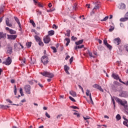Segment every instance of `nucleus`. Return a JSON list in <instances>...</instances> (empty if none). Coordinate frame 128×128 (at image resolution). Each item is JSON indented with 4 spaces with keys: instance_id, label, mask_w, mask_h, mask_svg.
Returning <instances> with one entry per match:
<instances>
[{
    "instance_id": "nucleus-1",
    "label": "nucleus",
    "mask_w": 128,
    "mask_h": 128,
    "mask_svg": "<svg viewBox=\"0 0 128 128\" xmlns=\"http://www.w3.org/2000/svg\"><path fill=\"white\" fill-rule=\"evenodd\" d=\"M115 100L118 102V104H120L121 106H122L124 108V112L126 114L128 115V102L124 100L122 101V100L120 99V98L118 97H116L114 98Z\"/></svg>"
},
{
    "instance_id": "nucleus-2",
    "label": "nucleus",
    "mask_w": 128,
    "mask_h": 128,
    "mask_svg": "<svg viewBox=\"0 0 128 128\" xmlns=\"http://www.w3.org/2000/svg\"><path fill=\"white\" fill-rule=\"evenodd\" d=\"M41 62L44 66L48 64V57L46 56H42L41 58Z\"/></svg>"
},
{
    "instance_id": "nucleus-3",
    "label": "nucleus",
    "mask_w": 128,
    "mask_h": 128,
    "mask_svg": "<svg viewBox=\"0 0 128 128\" xmlns=\"http://www.w3.org/2000/svg\"><path fill=\"white\" fill-rule=\"evenodd\" d=\"M41 74H42V76H46L47 78H54V74L48 72H42Z\"/></svg>"
},
{
    "instance_id": "nucleus-4",
    "label": "nucleus",
    "mask_w": 128,
    "mask_h": 128,
    "mask_svg": "<svg viewBox=\"0 0 128 128\" xmlns=\"http://www.w3.org/2000/svg\"><path fill=\"white\" fill-rule=\"evenodd\" d=\"M24 90L28 94H30V86L26 85L24 87Z\"/></svg>"
},
{
    "instance_id": "nucleus-5",
    "label": "nucleus",
    "mask_w": 128,
    "mask_h": 128,
    "mask_svg": "<svg viewBox=\"0 0 128 128\" xmlns=\"http://www.w3.org/2000/svg\"><path fill=\"white\" fill-rule=\"evenodd\" d=\"M119 96L121 98H127L128 96V92L126 91L120 92Z\"/></svg>"
},
{
    "instance_id": "nucleus-6",
    "label": "nucleus",
    "mask_w": 128,
    "mask_h": 128,
    "mask_svg": "<svg viewBox=\"0 0 128 128\" xmlns=\"http://www.w3.org/2000/svg\"><path fill=\"white\" fill-rule=\"evenodd\" d=\"M3 64H6V66H10L12 64V59L10 57H8L6 62H2Z\"/></svg>"
},
{
    "instance_id": "nucleus-7",
    "label": "nucleus",
    "mask_w": 128,
    "mask_h": 128,
    "mask_svg": "<svg viewBox=\"0 0 128 128\" xmlns=\"http://www.w3.org/2000/svg\"><path fill=\"white\" fill-rule=\"evenodd\" d=\"M114 42L116 44H117V46H120V42H122V40L120 38H118L114 40Z\"/></svg>"
},
{
    "instance_id": "nucleus-8",
    "label": "nucleus",
    "mask_w": 128,
    "mask_h": 128,
    "mask_svg": "<svg viewBox=\"0 0 128 128\" xmlns=\"http://www.w3.org/2000/svg\"><path fill=\"white\" fill-rule=\"evenodd\" d=\"M44 44H48L50 42V38L48 36L44 38Z\"/></svg>"
},
{
    "instance_id": "nucleus-9",
    "label": "nucleus",
    "mask_w": 128,
    "mask_h": 128,
    "mask_svg": "<svg viewBox=\"0 0 128 128\" xmlns=\"http://www.w3.org/2000/svg\"><path fill=\"white\" fill-rule=\"evenodd\" d=\"M104 44L109 50H112V46L110 45V44H108V40L106 39L104 40Z\"/></svg>"
},
{
    "instance_id": "nucleus-10",
    "label": "nucleus",
    "mask_w": 128,
    "mask_h": 128,
    "mask_svg": "<svg viewBox=\"0 0 128 128\" xmlns=\"http://www.w3.org/2000/svg\"><path fill=\"white\" fill-rule=\"evenodd\" d=\"M8 40H16V35H7Z\"/></svg>"
},
{
    "instance_id": "nucleus-11",
    "label": "nucleus",
    "mask_w": 128,
    "mask_h": 128,
    "mask_svg": "<svg viewBox=\"0 0 128 128\" xmlns=\"http://www.w3.org/2000/svg\"><path fill=\"white\" fill-rule=\"evenodd\" d=\"M118 8H120V10H124V8H126V4L120 3L118 5Z\"/></svg>"
},
{
    "instance_id": "nucleus-12",
    "label": "nucleus",
    "mask_w": 128,
    "mask_h": 128,
    "mask_svg": "<svg viewBox=\"0 0 128 128\" xmlns=\"http://www.w3.org/2000/svg\"><path fill=\"white\" fill-rule=\"evenodd\" d=\"M14 19L17 24H18L20 28H22V24H20V20H18V18L16 16H14Z\"/></svg>"
},
{
    "instance_id": "nucleus-13",
    "label": "nucleus",
    "mask_w": 128,
    "mask_h": 128,
    "mask_svg": "<svg viewBox=\"0 0 128 128\" xmlns=\"http://www.w3.org/2000/svg\"><path fill=\"white\" fill-rule=\"evenodd\" d=\"M6 24L8 26H10V28H12V24L10 23V19H8V18H6Z\"/></svg>"
},
{
    "instance_id": "nucleus-14",
    "label": "nucleus",
    "mask_w": 128,
    "mask_h": 128,
    "mask_svg": "<svg viewBox=\"0 0 128 128\" xmlns=\"http://www.w3.org/2000/svg\"><path fill=\"white\" fill-rule=\"evenodd\" d=\"M68 70H70V67L67 65H64V70L66 72L67 74H70V72H68Z\"/></svg>"
},
{
    "instance_id": "nucleus-15",
    "label": "nucleus",
    "mask_w": 128,
    "mask_h": 128,
    "mask_svg": "<svg viewBox=\"0 0 128 128\" xmlns=\"http://www.w3.org/2000/svg\"><path fill=\"white\" fill-rule=\"evenodd\" d=\"M112 76L114 80H120V76H118V75L114 73L112 74Z\"/></svg>"
},
{
    "instance_id": "nucleus-16",
    "label": "nucleus",
    "mask_w": 128,
    "mask_h": 128,
    "mask_svg": "<svg viewBox=\"0 0 128 128\" xmlns=\"http://www.w3.org/2000/svg\"><path fill=\"white\" fill-rule=\"evenodd\" d=\"M12 52V48L10 46L8 47V50H7V54H11Z\"/></svg>"
},
{
    "instance_id": "nucleus-17",
    "label": "nucleus",
    "mask_w": 128,
    "mask_h": 128,
    "mask_svg": "<svg viewBox=\"0 0 128 128\" xmlns=\"http://www.w3.org/2000/svg\"><path fill=\"white\" fill-rule=\"evenodd\" d=\"M6 36V34H4V32H0V40L4 38Z\"/></svg>"
},
{
    "instance_id": "nucleus-18",
    "label": "nucleus",
    "mask_w": 128,
    "mask_h": 128,
    "mask_svg": "<svg viewBox=\"0 0 128 128\" xmlns=\"http://www.w3.org/2000/svg\"><path fill=\"white\" fill-rule=\"evenodd\" d=\"M95 86H96V88H97V90H100V92H104V90H102V86H100L98 84H96Z\"/></svg>"
},
{
    "instance_id": "nucleus-19",
    "label": "nucleus",
    "mask_w": 128,
    "mask_h": 128,
    "mask_svg": "<svg viewBox=\"0 0 128 128\" xmlns=\"http://www.w3.org/2000/svg\"><path fill=\"white\" fill-rule=\"evenodd\" d=\"M70 94H71L72 96H74V97L76 96V93L73 90L70 91Z\"/></svg>"
},
{
    "instance_id": "nucleus-20",
    "label": "nucleus",
    "mask_w": 128,
    "mask_h": 128,
    "mask_svg": "<svg viewBox=\"0 0 128 128\" xmlns=\"http://www.w3.org/2000/svg\"><path fill=\"white\" fill-rule=\"evenodd\" d=\"M82 42H84V40H81L78 42H76V46H80V44H82Z\"/></svg>"
},
{
    "instance_id": "nucleus-21",
    "label": "nucleus",
    "mask_w": 128,
    "mask_h": 128,
    "mask_svg": "<svg viewBox=\"0 0 128 128\" xmlns=\"http://www.w3.org/2000/svg\"><path fill=\"white\" fill-rule=\"evenodd\" d=\"M127 20H128V18L126 16H124V18H122L120 19V22H126Z\"/></svg>"
},
{
    "instance_id": "nucleus-22",
    "label": "nucleus",
    "mask_w": 128,
    "mask_h": 128,
    "mask_svg": "<svg viewBox=\"0 0 128 128\" xmlns=\"http://www.w3.org/2000/svg\"><path fill=\"white\" fill-rule=\"evenodd\" d=\"M65 40L66 42V46H68V44H70V40L68 38H65Z\"/></svg>"
},
{
    "instance_id": "nucleus-23",
    "label": "nucleus",
    "mask_w": 128,
    "mask_h": 128,
    "mask_svg": "<svg viewBox=\"0 0 128 128\" xmlns=\"http://www.w3.org/2000/svg\"><path fill=\"white\" fill-rule=\"evenodd\" d=\"M124 120L125 121H124L123 124L124 126H127V128H128V120L126 118H124Z\"/></svg>"
},
{
    "instance_id": "nucleus-24",
    "label": "nucleus",
    "mask_w": 128,
    "mask_h": 128,
    "mask_svg": "<svg viewBox=\"0 0 128 128\" xmlns=\"http://www.w3.org/2000/svg\"><path fill=\"white\" fill-rule=\"evenodd\" d=\"M54 31L51 30L48 32V36H54Z\"/></svg>"
},
{
    "instance_id": "nucleus-25",
    "label": "nucleus",
    "mask_w": 128,
    "mask_h": 128,
    "mask_svg": "<svg viewBox=\"0 0 128 128\" xmlns=\"http://www.w3.org/2000/svg\"><path fill=\"white\" fill-rule=\"evenodd\" d=\"M87 54H89L90 58H94V56L92 55V52H90V50H88Z\"/></svg>"
},
{
    "instance_id": "nucleus-26",
    "label": "nucleus",
    "mask_w": 128,
    "mask_h": 128,
    "mask_svg": "<svg viewBox=\"0 0 128 128\" xmlns=\"http://www.w3.org/2000/svg\"><path fill=\"white\" fill-rule=\"evenodd\" d=\"M9 32L11 34H16V32L12 30V29H10Z\"/></svg>"
},
{
    "instance_id": "nucleus-27",
    "label": "nucleus",
    "mask_w": 128,
    "mask_h": 128,
    "mask_svg": "<svg viewBox=\"0 0 128 128\" xmlns=\"http://www.w3.org/2000/svg\"><path fill=\"white\" fill-rule=\"evenodd\" d=\"M84 45H78V46H76L75 47V50H78V48H84Z\"/></svg>"
},
{
    "instance_id": "nucleus-28",
    "label": "nucleus",
    "mask_w": 128,
    "mask_h": 128,
    "mask_svg": "<svg viewBox=\"0 0 128 128\" xmlns=\"http://www.w3.org/2000/svg\"><path fill=\"white\" fill-rule=\"evenodd\" d=\"M98 8H100V5L96 6L92 11L93 14H94V10H98Z\"/></svg>"
},
{
    "instance_id": "nucleus-29",
    "label": "nucleus",
    "mask_w": 128,
    "mask_h": 128,
    "mask_svg": "<svg viewBox=\"0 0 128 128\" xmlns=\"http://www.w3.org/2000/svg\"><path fill=\"white\" fill-rule=\"evenodd\" d=\"M34 38L35 40H36V42H40L41 40H40V38L38 36H34Z\"/></svg>"
},
{
    "instance_id": "nucleus-30",
    "label": "nucleus",
    "mask_w": 128,
    "mask_h": 128,
    "mask_svg": "<svg viewBox=\"0 0 128 128\" xmlns=\"http://www.w3.org/2000/svg\"><path fill=\"white\" fill-rule=\"evenodd\" d=\"M84 120H86V122H88V120H90V116H86V117L85 116H84Z\"/></svg>"
},
{
    "instance_id": "nucleus-31",
    "label": "nucleus",
    "mask_w": 128,
    "mask_h": 128,
    "mask_svg": "<svg viewBox=\"0 0 128 128\" xmlns=\"http://www.w3.org/2000/svg\"><path fill=\"white\" fill-rule=\"evenodd\" d=\"M30 24H32L34 28H36V23H34V20H30Z\"/></svg>"
},
{
    "instance_id": "nucleus-32",
    "label": "nucleus",
    "mask_w": 128,
    "mask_h": 128,
    "mask_svg": "<svg viewBox=\"0 0 128 128\" xmlns=\"http://www.w3.org/2000/svg\"><path fill=\"white\" fill-rule=\"evenodd\" d=\"M1 108H3L4 110H6V108H10V106H4V105H2Z\"/></svg>"
},
{
    "instance_id": "nucleus-33",
    "label": "nucleus",
    "mask_w": 128,
    "mask_h": 128,
    "mask_svg": "<svg viewBox=\"0 0 128 128\" xmlns=\"http://www.w3.org/2000/svg\"><path fill=\"white\" fill-rule=\"evenodd\" d=\"M108 20V16H106L104 19L101 20H100L102 22H106V20Z\"/></svg>"
},
{
    "instance_id": "nucleus-34",
    "label": "nucleus",
    "mask_w": 128,
    "mask_h": 128,
    "mask_svg": "<svg viewBox=\"0 0 128 128\" xmlns=\"http://www.w3.org/2000/svg\"><path fill=\"white\" fill-rule=\"evenodd\" d=\"M90 104H94V101H92V94H90Z\"/></svg>"
},
{
    "instance_id": "nucleus-35",
    "label": "nucleus",
    "mask_w": 128,
    "mask_h": 128,
    "mask_svg": "<svg viewBox=\"0 0 128 128\" xmlns=\"http://www.w3.org/2000/svg\"><path fill=\"white\" fill-rule=\"evenodd\" d=\"M26 46L28 48H30V46H32V42H27Z\"/></svg>"
},
{
    "instance_id": "nucleus-36",
    "label": "nucleus",
    "mask_w": 128,
    "mask_h": 128,
    "mask_svg": "<svg viewBox=\"0 0 128 128\" xmlns=\"http://www.w3.org/2000/svg\"><path fill=\"white\" fill-rule=\"evenodd\" d=\"M20 92L22 96H24V92H22V88H20Z\"/></svg>"
},
{
    "instance_id": "nucleus-37",
    "label": "nucleus",
    "mask_w": 128,
    "mask_h": 128,
    "mask_svg": "<svg viewBox=\"0 0 128 128\" xmlns=\"http://www.w3.org/2000/svg\"><path fill=\"white\" fill-rule=\"evenodd\" d=\"M66 36H70V30H66Z\"/></svg>"
},
{
    "instance_id": "nucleus-38",
    "label": "nucleus",
    "mask_w": 128,
    "mask_h": 128,
    "mask_svg": "<svg viewBox=\"0 0 128 128\" xmlns=\"http://www.w3.org/2000/svg\"><path fill=\"white\" fill-rule=\"evenodd\" d=\"M114 30V26H110V28L109 29V32H112V30Z\"/></svg>"
},
{
    "instance_id": "nucleus-39",
    "label": "nucleus",
    "mask_w": 128,
    "mask_h": 128,
    "mask_svg": "<svg viewBox=\"0 0 128 128\" xmlns=\"http://www.w3.org/2000/svg\"><path fill=\"white\" fill-rule=\"evenodd\" d=\"M118 50H119V52H122V50H124V48H122V46H118Z\"/></svg>"
},
{
    "instance_id": "nucleus-40",
    "label": "nucleus",
    "mask_w": 128,
    "mask_h": 128,
    "mask_svg": "<svg viewBox=\"0 0 128 128\" xmlns=\"http://www.w3.org/2000/svg\"><path fill=\"white\" fill-rule=\"evenodd\" d=\"M38 42L39 46H44V42H42L41 40L39 41Z\"/></svg>"
},
{
    "instance_id": "nucleus-41",
    "label": "nucleus",
    "mask_w": 128,
    "mask_h": 128,
    "mask_svg": "<svg viewBox=\"0 0 128 128\" xmlns=\"http://www.w3.org/2000/svg\"><path fill=\"white\" fill-rule=\"evenodd\" d=\"M20 60L22 61V63L26 64V58H20Z\"/></svg>"
},
{
    "instance_id": "nucleus-42",
    "label": "nucleus",
    "mask_w": 128,
    "mask_h": 128,
    "mask_svg": "<svg viewBox=\"0 0 128 128\" xmlns=\"http://www.w3.org/2000/svg\"><path fill=\"white\" fill-rule=\"evenodd\" d=\"M116 118L117 120H120V115L119 114H117L116 116Z\"/></svg>"
},
{
    "instance_id": "nucleus-43",
    "label": "nucleus",
    "mask_w": 128,
    "mask_h": 128,
    "mask_svg": "<svg viewBox=\"0 0 128 128\" xmlns=\"http://www.w3.org/2000/svg\"><path fill=\"white\" fill-rule=\"evenodd\" d=\"M90 90H86V96H90Z\"/></svg>"
},
{
    "instance_id": "nucleus-44",
    "label": "nucleus",
    "mask_w": 128,
    "mask_h": 128,
    "mask_svg": "<svg viewBox=\"0 0 128 128\" xmlns=\"http://www.w3.org/2000/svg\"><path fill=\"white\" fill-rule=\"evenodd\" d=\"M14 94L15 96H16V85L14 86Z\"/></svg>"
},
{
    "instance_id": "nucleus-45",
    "label": "nucleus",
    "mask_w": 128,
    "mask_h": 128,
    "mask_svg": "<svg viewBox=\"0 0 128 128\" xmlns=\"http://www.w3.org/2000/svg\"><path fill=\"white\" fill-rule=\"evenodd\" d=\"M76 8H78V6H76V4H74V6H73V10H76Z\"/></svg>"
},
{
    "instance_id": "nucleus-46",
    "label": "nucleus",
    "mask_w": 128,
    "mask_h": 128,
    "mask_svg": "<svg viewBox=\"0 0 128 128\" xmlns=\"http://www.w3.org/2000/svg\"><path fill=\"white\" fill-rule=\"evenodd\" d=\"M45 116H46V118H50V116L49 115V114H48V112H46Z\"/></svg>"
},
{
    "instance_id": "nucleus-47",
    "label": "nucleus",
    "mask_w": 128,
    "mask_h": 128,
    "mask_svg": "<svg viewBox=\"0 0 128 128\" xmlns=\"http://www.w3.org/2000/svg\"><path fill=\"white\" fill-rule=\"evenodd\" d=\"M69 98H70V100H72V102H76V100H74V98H72V96H69Z\"/></svg>"
},
{
    "instance_id": "nucleus-48",
    "label": "nucleus",
    "mask_w": 128,
    "mask_h": 128,
    "mask_svg": "<svg viewBox=\"0 0 128 128\" xmlns=\"http://www.w3.org/2000/svg\"><path fill=\"white\" fill-rule=\"evenodd\" d=\"M34 82H38L37 80H32L29 82V84H34Z\"/></svg>"
},
{
    "instance_id": "nucleus-49",
    "label": "nucleus",
    "mask_w": 128,
    "mask_h": 128,
    "mask_svg": "<svg viewBox=\"0 0 128 128\" xmlns=\"http://www.w3.org/2000/svg\"><path fill=\"white\" fill-rule=\"evenodd\" d=\"M51 48L53 50L54 52H56V47L52 46Z\"/></svg>"
},
{
    "instance_id": "nucleus-50",
    "label": "nucleus",
    "mask_w": 128,
    "mask_h": 128,
    "mask_svg": "<svg viewBox=\"0 0 128 128\" xmlns=\"http://www.w3.org/2000/svg\"><path fill=\"white\" fill-rule=\"evenodd\" d=\"M74 116H77L78 118H80V114H78V113H76V112H74Z\"/></svg>"
},
{
    "instance_id": "nucleus-51",
    "label": "nucleus",
    "mask_w": 128,
    "mask_h": 128,
    "mask_svg": "<svg viewBox=\"0 0 128 128\" xmlns=\"http://www.w3.org/2000/svg\"><path fill=\"white\" fill-rule=\"evenodd\" d=\"M72 40H78V38H76V37H74V36H72Z\"/></svg>"
},
{
    "instance_id": "nucleus-52",
    "label": "nucleus",
    "mask_w": 128,
    "mask_h": 128,
    "mask_svg": "<svg viewBox=\"0 0 128 128\" xmlns=\"http://www.w3.org/2000/svg\"><path fill=\"white\" fill-rule=\"evenodd\" d=\"M114 84L115 86H118V84H120V83H118V82L115 81L114 82Z\"/></svg>"
},
{
    "instance_id": "nucleus-53",
    "label": "nucleus",
    "mask_w": 128,
    "mask_h": 128,
    "mask_svg": "<svg viewBox=\"0 0 128 128\" xmlns=\"http://www.w3.org/2000/svg\"><path fill=\"white\" fill-rule=\"evenodd\" d=\"M73 60H74V57L72 56V57H71V58L70 60V64H72V62Z\"/></svg>"
},
{
    "instance_id": "nucleus-54",
    "label": "nucleus",
    "mask_w": 128,
    "mask_h": 128,
    "mask_svg": "<svg viewBox=\"0 0 128 128\" xmlns=\"http://www.w3.org/2000/svg\"><path fill=\"white\" fill-rule=\"evenodd\" d=\"M112 102H113V104L114 106V108H116V102H114V99L112 98Z\"/></svg>"
},
{
    "instance_id": "nucleus-55",
    "label": "nucleus",
    "mask_w": 128,
    "mask_h": 128,
    "mask_svg": "<svg viewBox=\"0 0 128 128\" xmlns=\"http://www.w3.org/2000/svg\"><path fill=\"white\" fill-rule=\"evenodd\" d=\"M70 108H74V110H76V108H78V107L76 106H71Z\"/></svg>"
},
{
    "instance_id": "nucleus-56",
    "label": "nucleus",
    "mask_w": 128,
    "mask_h": 128,
    "mask_svg": "<svg viewBox=\"0 0 128 128\" xmlns=\"http://www.w3.org/2000/svg\"><path fill=\"white\" fill-rule=\"evenodd\" d=\"M52 28H55V30H56V28H58V27L56 26V25L54 24H53Z\"/></svg>"
},
{
    "instance_id": "nucleus-57",
    "label": "nucleus",
    "mask_w": 128,
    "mask_h": 128,
    "mask_svg": "<svg viewBox=\"0 0 128 128\" xmlns=\"http://www.w3.org/2000/svg\"><path fill=\"white\" fill-rule=\"evenodd\" d=\"M38 6H40V8H44V6L40 2H38Z\"/></svg>"
},
{
    "instance_id": "nucleus-58",
    "label": "nucleus",
    "mask_w": 128,
    "mask_h": 128,
    "mask_svg": "<svg viewBox=\"0 0 128 128\" xmlns=\"http://www.w3.org/2000/svg\"><path fill=\"white\" fill-rule=\"evenodd\" d=\"M6 102H10V104H12V100H10V99H7Z\"/></svg>"
},
{
    "instance_id": "nucleus-59",
    "label": "nucleus",
    "mask_w": 128,
    "mask_h": 128,
    "mask_svg": "<svg viewBox=\"0 0 128 128\" xmlns=\"http://www.w3.org/2000/svg\"><path fill=\"white\" fill-rule=\"evenodd\" d=\"M2 12H4V8H0V14H2Z\"/></svg>"
},
{
    "instance_id": "nucleus-60",
    "label": "nucleus",
    "mask_w": 128,
    "mask_h": 128,
    "mask_svg": "<svg viewBox=\"0 0 128 128\" xmlns=\"http://www.w3.org/2000/svg\"><path fill=\"white\" fill-rule=\"evenodd\" d=\"M61 116H62V114H59L56 116V118H60Z\"/></svg>"
},
{
    "instance_id": "nucleus-61",
    "label": "nucleus",
    "mask_w": 128,
    "mask_h": 128,
    "mask_svg": "<svg viewBox=\"0 0 128 128\" xmlns=\"http://www.w3.org/2000/svg\"><path fill=\"white\" fill-rule=\"evenodd\" d=\"M98 43L100 44H102V40L98 39Z\"/></svg>"
},
{
    "instance_id": "nucleus-62",
    "label": "nucleus",
    "mask_w": 128,
    "mask_h": 128,
    "mask_svg": "<svg viewBox=\"0 0 128 128\" xmlns=\"http://www.w3.org/2000/svg\"><path fill=\"white\" fill-rule=\"evenodd\" d=\"M52 3H49L48 4V7L49 8H52Z\"/></svg>"
},
{
    "instance_id": "nucleus-63",
    "label": "nucleus",
    "mask_w": 128,
    "mask_h": 128,
    "mask_svg": "<svg viewBox=\"0 0 128 128\" xmlns=\"http://www.w3.org/2000/svg\"><path fill=\"white\" fill-rule=\"evenodd\" d=\"M14 82H15V80H14V79H12V80H11V82H12V84H14Z\"/></svg>"
},
{
    "instance_id": "nucleus-64",
    "label": "nucleus",
    "mask_w": 128,
    "mask_h": 128,
    "mask_svg": "<svg viewBox=\"0 0 128 128\" xmlns=\"http://www.w3.org/2000/svg\"><path fill=\"white\" fill-rule=\"evenodd\" d=\"M125 48H126V50H127V52H128V46H125Z\"/></svg>"
}]
</instances>
